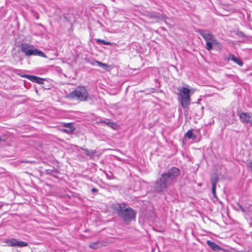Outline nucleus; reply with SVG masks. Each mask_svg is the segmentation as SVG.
<instances>
[{
    "label": "nucleus",
    "mask_w": 252,
    "mask_h": 252,
    "mask_svg": "<svg viewBox=\"0 0 252 252\" xmlns=\"http://www.w3.org/2000/svg\"><path fill=\"white\" fill-rule=\"evenodd\" d=\"M216 186H212V194H213L214 197H216Z\"/></svg>",
    "instance_id": "obj_20"
},
{
    "label": "nucleus",
    "mask_w": 252,
    "mask_h": 252,
    "mask_svg": "<svg viewBox=\"0 0 252 252\" xmlns=\"http://www.w3.org/2000/svg\"><path fill=\"white\" fill-rule=\"evenodd\" d=\"M236 34L241 37H246L245 34L241 31H237Z\"/></svg>",
    "instance_id": "obj_19"
},
{
    "label": "nucleus",
    "mask_w": 252,
    "mask_h": 252,
    "mask_svg": "<svg viewBox=\"0 0 252 252\" xmlns=\"http://www.w3.org/2000/svg\"><path fill=\"white\" fill-rule=\"evenodd\" d=\"M249 167L251 169L252 172V160L249 162Z\"/></svg>",
    "instance_id": "obj_24"
},
{
    "label": "nucleus",
    "mask_w": 252,
    "mask_h": 252,
    "mask_svg": "<svg viewBox=\"0 0 252 252\" xmlns=\"http://www.w3.org/2000/svg\"><path fill=\"white\" fill-rule=\"evenodd\" d=\"M20 47L21 51L24 53L26 56H38L45 58H47V56L43 52L35 48L33 45L23 43L20 45Z\"/></svg>",
    "instance_id": "obj_4"
},
{
    "label": "nucleus",
    "mask_w": 252,
    "mask_h": 252,
    "mask_svg": "<svg viewBox=\"0 0 252 252\" xmlns=\"http://www.w3.org/2000/svg\"><path fill=\"white\" fill-rule=\"evenodd\" d=\"M81 149L85 151L86 155L92 158L94 156L97 155V152L95 150H89L81 148Z\"/></svg>",
    "instance_id": "obj_13"
},
{
    "label": "nucleus",
    "mask_w": 252,
    "mask_h": 252,
    "mask_svg": "<svg viewBox=\"0 0 252 252\" xmlns=\"http://www.w3.org/2000/svg\"><path fill=\"white\" fill-rule=\"evenodd\" d=\"M95 40H96V42L97 44H102L106 45H112L114 44V43H111L110 42L106 41L103 39H96Z\"/></svg>",
    "instance_id": "obj_16"
},
{
    "label": "nucleus",
    "mask_w": 252,
    "mask_h": 252,
    "mask_svg": "<svg viewBox=\"0 0 252 252\" xmlns=\"http://www.w3.org/2000/svg\"><path fill=\"white\" fill-rule=\"evenodd\" d=\"M24 77L31 80V81L38 83L39 84H43V81H44V79L33 75H26L24 76Z\"/></svg>",
    "instance_id": "obj_9"
},
{
    "label": "nucleus",
    "mask_w": 252,
    "mask_h": 252,
    "mask_svg": "<svg viewBox=\"0 0 252 252\" xmlns=\"http://www.w3.org/2000/svg\"><path fill=\"white\" fill-rule=\"evenodd\" d=\"M88 94L86 87L81 86L77 87L75 90L68 94L65 98L79 101H85L87 99Z\"/></svg>",
    "instance_id": "obj_3"
},
{
    "label": "nucleus",
    "mask_w": 252,
    "mask_h": 252,
    "mask_svg": "<svg viewBox=\"0 0 252 252\" xmlns=\"http://www.w3.org/2000/svg\"><path fill=\"white\" fill-rule=\"evenodd\" d=\"M249 124L252 126V119H250V122H249Z\"/></svg>",
    "instance_id": "obj_28"
},
{
    "label": "nucleus",
    "mask_w": 252,
    "mask_h": 252,
    "mask_svg": "<svg viewBox=\"0 0 252 252\" xmlns=\"http://www.w3.org/2000/svg\"><path fill=\"white\" fill-rule=\"evenodd\" d=\"M116 126V125L115 123L109 122V126L111 127L112 128H114V127Z\"/></svg>",
    "instance_id": "obj_22"
},
{
    "label": "nucleus",
    "mask_w": 252,
    "mask_h": 252,
    "mask_svg": "<svg viewBox=\"0 0 252 252\" xmlns=\"http://www.w3.org/2000/svg\"><path fill=\"white\" fill-rule=\"evenodd\" d=\"M36 19H38V16H36Z\"/></svg>",
    "instance_id": "obj_29"
},
{
    "label": "nucleus",
    "mask_w": 252,
    "mask_h": 252,
    "mask_svg": "<svg viewBox=\"0 0 252 252\" xmlns=\"http://www.w3.org/2000/svg\"><path fill=\"white\" fill-rule=\"evenodd\" d=\"M64 127H66L65 129H62V131L67 133L71 134L75 130V127L72 126L71 123H65L63 125Z\"/></svg>",
    "instance_id": "obj_10"
},
{
    "label": "nucleus",
    "mask_w": 252,
    "mask_h": 252,
    "mask_svg": "<svg viewBox=\"0 0 252 252\" xmlns=\"http://www.w3.org/2000/svg\"><path fill=\"white\" fill-rule=\"evenodd\" d=\"M238 115L242 123L249 124L250 122V119L252 117V113L240 112H238Z\"/></svg>",
    "instance_id": "obj_8"
},
{
    "label": "nucleus",
    "mask_w": 252,
    "mask_h": 252,
    "mask_svg": "<svg viewBox=\"0 0 252 252\" xmlns=\"http://www.w3.org/2000/svg\"><path fill=\"white\" fill-rule=\"evenodd\" d=\"M106 176L107 178L108 179H111L112 178L111 177V176H109L107 173H106Z\"/></svg>",
    "instance_id": "obj_26"
},
{
    "label": "nucleus",
    "mask_w": 252,
    "mask_h": 252,
    "mask_svg": "<svg viewBox=\"0 0 252 252\" xmlns=\"http://www.w3.org/2000/svg\"><path fill=\"white\" fill-rule=\"evenodd\" d=\"M228 60H231L238 64L240 66L243 64V62L239 59L237 58L233 54H230L228 57Z\"/></svg>",
    "instance_id": "obj_11"
},
{
    "label": "nucleus",
    "mask_w": 252,
    "mask_h": 252,
    "mask_svg": "<svg viewBox=\"0 0 252 252\" xmlns=\"http://www.w3.org/2000/svg\"><path fill=\"white\" fill-rule=\"evenodd\" d=\"M238 206L240 210H241L243 212H246L245 209L243 208V207L242 205H241L239 204H238Z\"/></svg>",
    "instance_id": "obj_21"
},
{
    "label": "nucleus",
    "mask_w": 252,
    "mask_h": 252,
    "mask_svg": "<svg viewBox=\"0 0 252 252\" xmlns=\"http://www.w3.org/2000/svg\"><path fill=\"white\" fill-rule=\"evenodd\" d=\"M101 123L106 124L108 126H109V122H101Z\"/></svg>",
    "instance_id": "obj_27"
},
{
    "label": "nucleus",
    "mask_w": 252,
    "mask_h": 252,
    "mask_svg": "<svg viewBox=\"0 0 252 252\" xmlns=\"http://www.w3.org/2000/svg\"><path fill=\"white\" fill-rule=\"evenodd\" d=\"M206 243L214 251H219L221 250L220 246L213 241L207 240Z\"/></svg>",
    "instance_id": "obj_12"
},
{
    "label": "nucleus",
    "mask_w": 252,
    "mask_h": 252,
    "mask_svg": "<svg viewBox=\"0 0 252 252\" xmlns=\"http://www.w3.org/2000/svg\"><path fill=\"white\" fill-rule=\"evenodd\" d=\"M116 211L119 217L126 222L135 219L136 214L135 211L129 207H126L124 203L118 204Z\"/></svg>",
    "instance_id": "obj_2"
},
{
    "label": "nucleus",
    "mask_w": 252,
    "mask_h": 252,
    "mask_svg": "<svg viewBox=\"0 0 252 252\" xmlns=\"http://www.w3.org/2000/svg\"><path fill=\"white\" fill-rule=\"evenodd\" d=\"M6 243L9 246L12 247L22 248L28 246L27 243L24 241H18L16 239H8L6 241Z\"/></svg>",
    "instance_id": "obj_7"
},
{
    "label": "nucleus",
    "mask_w": 252,
    "mask_h": 252,
    "mask_svg": "<svg viewBox=\"0 0 252 252\" xmlns=\"http://www.w3.org/2000/svg\"><path fill=\"white\" fill-rule=\"evenodd\" d=\"M219 180V178L217 174H213L211 178V181L212 186H216L217 183Z\"/></svg>",
    "instance_id": "obj_15"
},
{
    "label": "nucleus",
    "mask_w": 252,
    "mask_h": 252,
    "mask_svg": "<svg viewBox=\"0 0 252 252\" xmlns=\"http://www.w3.org/2000/svg\"><path fill=\"white\" fill-rule=\"evenodd\" d=\"M178 98L184 109L189 107L190 104V90L187 88L182 87L178 89Z\"/></svg>",
    "instance_id": "obj_5"
},
{
    "label": "nucleus",
    "mask_w": 252,
    "mask_h": 252,
    "mask_svg": "<svg viewBox=\"0 0 252 252\" xmlns=\"http://www.w3.org/2000/svg\"><path fill=\"white\" fill-rule=\"evenodd\" d=\"M46 173L47 174L53 175V173L58 174L59 173V172L57 169L54 168L53 169H52V170H50V169L47 170Z\"/></svg>",
    "instance_id": "obj_18"
},
{
    "label": "nucleus",
    "mask_w": 252,
    "mask_h": 252,
    "mask_svg": "<svg viewBox=\"0 0 252 252\" xmlns=\"http://www.w3.org/2000/svg\"><path fill=\"white\" fill-rule=\"evenodd\" d=\"M5 141V139L4 138H2L0 136V142H4Z\"/></svg>",
    "instance_id": "obj_25"
},
{
    "label": "nucleus",
    "mask_w": 252,
    "mask_h": 252,
    "mask_svg": "<svg viewBox=\"0 0 252 252\" xmlns=\"http://www.w3.org/2000/svg\"><path fill=\"white\" fill-rule=\"evenodd\" d=\"M98 189L95 188H92L91 191L93 193H95L98 192Z\"/></svg>",
    "instance_id": "obj_23"
},
{
    "label": "nucleus",
    "mask_w": 252,
    "mask_h": 252,
    "mask_svg": "<svg viewBox=\"0 0 252 252\" xmlns=\"http://www.w3.org/2000/svg\"><path fill=\"white\" fill-rule=\"evenodd\" d=\"M186 136L189 139H191V138L194 139L196 137V136L193 134V133L191 130H189L188 131V132L186 133Z\"/></svg>",
    "instance_id": "obj_17"
},
{
    "label": "nucleus",
    "mask_w": 252,
    "mask_h": 252,
    "mask_svg": "<svg viewBox=\"0 0 252 252\" xmlns=\"http://www.w3.org/2000/svg\"><path fill=\"white\" fill-rule=\"evenodd\" d=\"M180 175V170L176 167H172L166 172L161 174L154 183L152 189L154 192L161 193L168 187L174 184Z\"/></svg>",
    "instance_id": "obj_1"
},
{
    "label": "nucleus",
    "mask_w": 252,
    "mask_h": 252,
    "mask_svg": "<svg viewBox=\"0 0 252 252\" xmlns=\"http://www.w3.org/2000/svg\"><path fill=\"white\" fill-rule=\"evenodd\" d=\"M198 32L206 41L205 48L208 51H210L213 49V45H218L219 44L210 32L203 30H199Z\"/></svg>",
    "instance_id": "obj_6"
},
{
    "label": "nucleus",
    "mask_w": 252,
    "mask_h": 252,
    "mask_svg": "<svg viewBox=\"0 0 252 252\" xmlns=\"http://www.w3.org/2000/svg\"><path fill=\"white\" fill-rule=\"evenodd\" d=\"M91 63L93 65H94V63H96L97 65L106 70H107L108 68H110V65L97 61H94V62L92 63Z\"/></svg>",
    "instance_id": "obj_14"
}]
</instances>
